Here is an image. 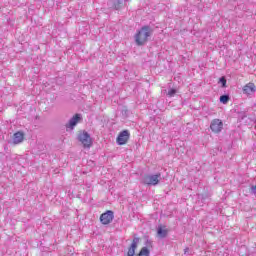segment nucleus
Listing matches in <instances>:
<instances>
[{"label": "nucleus", "instance_id": "f257e3e1", "mask_svg": "<svg viewBox=\"0 0 256 256\" xmlns=\"http://www.w3.org/2000/svg\"><path fill=\"white\" fill-rule=\"evenodd\" d=\"M153 35V29L149 25L143 26L134 36L135 43L138 47H141L149 41V37Z\"/></svg>", "mask_w": 256, "mask_h": 256}, {"label": "nucleus", "instance_id": "f03ea898", "mask_svg": "<svg viewBox=\"0 0 256 256\" xmlns=\"http://www.w3.org/2000/svg\"><path fill=\"white\" fill-rule=\"evenodd\" d=\"M161 181V173L157 174H149L143 177V183L144 185H159V182Z\"/></svg>", "mask_w": 256, "mask_h": 256}, {"label": "nucleus", "instance_id": "7ed1b4c3", "mask_svg": "<svg viewBox=\"0 0 256 256\" xmlns=\"http://www.w3.org/2000/svg\"><path fill=\"white\" fill-rule=\"evenodd\" d=\"M78 141L82 143L85 149L91 147V145L93 144V140H91V135L88 134L87 131H83L78 135Z\"/></svg>", "mask_w": 256, "mask_h": 256}, {"label": "nucleus", "instance_id": "20e7f679", "mask_svg": "<svg viewBox=\"0 0 256 256\" xmlns=\"http://www.w3.org/2000/svg\"><path fill=\"white\" fill-rule=\"evenodd\" d=\"M115 219V213L112 210H108L100 215V222L102 225H109Z\"/></svg>", "mask_w": 256, "mask_h": 256}, {"label": "nucleus", "instance_id": "39448f33", "mask_svg": "<svg viewBox=\"0 0 256 256\" xmlns=\"http://www.w3.org/2000/svg\"><path fill=\"white\" fill-rule=\"evenodd\" d=\"M131 134L129 133V130H123L122 132L119 133L116 143L118 145H125L127 144V141H129V137Z\"/></svg>", "mask_w": 256, "mask_h": 256}, {"label": "nucleus", "instance_id": "423d86ee", "mask_svg": "<svg viewBox=\"0 0 256 256\" xmlns=\"http://www.w3.org/2000/svg\"><path fill=\"white\" fill-rule=\"evenodd\" d=\"M210 129L213 133H221V131H223V121H221V119L212 120Z\"/></svg>", "mask_w": 256, "mask_h": 256}, {"label": "nucleus", "instance_id": "0eeeda50", "mask_svg": "<svg viewBox=\"0 0 256 256\" xmlns=\"http://www.w3.org/2000/svg\"><path fill=\"white\" fill-rule=\"evenodd\" d=\"M83 120V116L81 114H75L70 120L69 122L65 125L66 129H75V127L77 126V123H79V121Z\"/></svg>", "mask_w": 256, "mask_h": 256}, {"label": "nucleus", "instance_id": "6e6552de", "mask_svg": "<svg viewBox=\"0 0 256 256\" xmlns=\"http://www.w3.org/2000/svg\"><path fill=\"white\" fill-rule=\"evenodd\" d=\"M145 247H143L140 252L138 253L137 256H149L151 251H149V249H151L153 247V241L147 239L145 242Z\"/></svg>", "mask_w": 256, "mask_h": 256}, {"label": "nucleus", "instance_id": "1a4fd4ad", "mask_svg": "<svg viewBox=\"0 0 256 256\" xmlns=\"http://www.w3.org/2000/svg\"><path fill=\"white\" fill-rule=\"evenodd\" d=\"M256 92V86L254 83H248L243 87V93L244 95H254Z\"/></svg>", "mask_w": 256, "mask_h": 256}, {"label": "nucleus", "instance_id": "9d476101", "mask_svg": "<svg viewBox=\"0 0 256 256\" xmlns=\"http://www.w3.org/2000/svg\"><path fill=\"white\" fill-rule=\"evenodd\" d=\"M137 245H139V238L135 237L128 248L127 256H135V250L137 249Z\"/></svg>", "mask_w": 256, "mask_h": 256}, {"label": "nucleus", "instance_id": "9b49d317", "mask_svg": "<svg viewBox=\"0 0 256 256\" xmlns=\"http://www.w3.org/2000/svg\"><path fill=\"white\" fill-rule=\"evenodd\" d=\"M24 134L23 132H16L13 135V144L19 145V143H23Z\"/></svg>", "mask_w": 256, "mask_h": 256}, {"label": "nucleus", "instance_id": "f8f14e48", "mask_svg": "<svg viewBox=\"0 0 256 256\" xmlns=\"http://www.w3.org/2000/svg\"><path fill=\"white\" fill-rule=\"evenodd\" d=\"M157 235L160 237V239H165L168 235L167 229H163V227L159 226L157 229Z\"/></svg>", "mask_w": 256, "mask_h": 256}, {"label": "nucleus", "instance_id": "ddd939ff", "mask_svg": "<svg viewBox=\"0 0 256 256\" xmlns=\"http://www.w3.org/2000/svg\"><path fill=\"white\" fill-rule=\"evenodd\" d=\"M123 1H125V0H115L114 1V9H116V11H119L120 9L123 8Z\"/></svg>", "mask_w": 256, "mask_h": 256}, {"label": "nucleus", "instance_id": "4468645a", "mask_svg": "<svg viewBox=\"0 0 256 256\" xmlns=\"http://www.w3.org/2000/svg\"><path fill=\"white\" fill-rule=\"evenodd\" d=\"M229 99H231L229 97V94H224L220 96V103H223V105H227V103H229Z\"/></svg>", "mask_w": 256, "mask_h": 256}, {"label": "nucleus", "instance_id": "2eb2a0df", "mask_svg": "<svg viewBox=\"0 0 256 256\" xmlns=\"http://www.w3.org/2000/svg\"><path fill=\"white\" fill-rule=\"evenodd\" d=\"M219 83H221L222 88L227 87V79L225 78V76H222V77L219 79Z\"/></svg>", "mask_w": 256, "mask_h": 256}, {"label": "nucleus", "instance_id": "dca6fc26", "mask_svg": "<svg viewBox=\"0 0 256 256\" xmlns=\"http://www.w3.org/2000/svg\"><path fill=\"white\" fill-rule=\"evenodd\" d=\"M177 93V90L175 88H171L169 91H168V96L169 97H175V94Z\"/></svg>", "mask_w": 256, "mask_h": 256}, {"label": "nucleus", "instance_id": "f3484780", "mask_svg": "<svg viewBox=\"0 0 256 256\" xmlns=\"http://www.w3.org/2000/svg\"><path fill=\"white\" fill-rule=\"evenodd\" d=\"M246 117H247V113L245 112L238 113V119H240L241 121H243V119H245Z\"/></svg>", "mask_w": 256, "mask_h": 256}, {"label": "nucleus", "instance_id": "a211bd4d", "mask_svg": "<svg viewBox=\"0 0 256 256\" xmlns=\"http://www.w3.org/2000/svg\"><path fill=\"white\" fill-rule=\"evenodd\" d=\"M251 193H253V195H256V185L251 186Z\"/></svg>", "mask_w": 256, "mask_h": 256}, {"label": "nucleus", "instance_id": "6ab92c4d", "mask_svg": "<svg viewBox=\"0 0 256 256\" xmlns=\"http://www.w3.org/2000/svg\"><path fill=\"white\" fill-rule=\"evenodd\" d=\"M184 255H189V248L184 249Z\"/></svg>", "mask_w": 256, "mask_h": 256}, {"label": "nucleus", "instance_id": "aec40b11", "mask_svg": "<svg viewBox=\"0 0 256 256\" xmlns=\"http://www.w3.org/2000/svg\"><path fill=\"white\" fill-rule=\"evenodd\" d=\"M202 199H205V198L202 196Z\"/></svg>", "mask_w": 256, "mask_h": 256}]
</instances>
